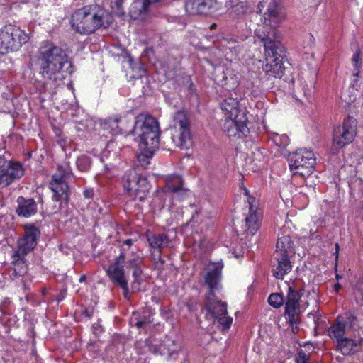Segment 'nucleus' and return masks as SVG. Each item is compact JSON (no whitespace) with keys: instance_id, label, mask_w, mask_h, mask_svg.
<instances>
[{"instance_id":"obj_8","label":"nucleus","mask_w":363,"mask_h":363,"mask_svg":"<svg viewBox=\"0 0 363 363\" xmlns=\"http://www.w3.org/2000/svg\"><path fill=\"white\" fill-rule=\"evenodd\" d=\"M28 39V35L18 26L6 25L1 30V54L18 50Z\"/></svg>"},{"instance_id":"obj_44","label":"nucleus","mask_w":363,"mask_h":363,"mask_svg":"<svg viewBox=\"0 0 363 363\" xmlns=\"http://www.w3.org/2000/svg\"><path fill=\"white\" fill-rule=\"evenodd\" d=\"M296 363H308L306 354L304 352L298 354V356L296 359Z\"/></svg>"},{"instance_id":"obj_31","label":"nucleus","mask_w":363,"mask_h":363,"mask_svg":"<svg viewBox=\"0 0 363 363\" xmlns=\"http://www.w3.org/2000/svg\"><path fill=\"white\" fill-rule=\"evenodd\" d=\"M148 242L152 247L162 249L168 245L169 239L164 234L153 235L148 238Z\"/></svg>"},{"instance_id":"obj_43","label":"nucleus","mask_w":363,"mask_h":363,"mask_svg":"<svg viewBox=\"0 0 363 363\" xmlns=\"http://www.w3.org/2000/svg\"><path fill=\"white\" fill-rule=\"evenodd\" d=\"M82 314L84 316L87 317L89 318H91L93 316V315H94V308L89 307V308H84L82 311Z\"/></svg>"},{"instance_id":"obj_36","label":"nucleus","mask_w":363,"mask_h":363,"mask_svg":"<svg viewBox=\"0 0 363 363\" xmlns=\"http://www.w3.org/2000/svg\"><path fill=\"white\" fill-rule=\"evenodd\" d=\"M352 62L354 67V72L353 74L354 81L356 80L357 77L359 73V68L361 67V57H360V52L359 50H357L352 58Z\"/></svg>"},{"instance_id":"obj_9","label":"nucleus","mask_w":363,"mask_h":363,"mask_svg":"<svg viewBox=\"0 0 363 363\" xmlns=\"http://www.w3.org/2000/svg\"><path fill=\"white\" fill-rule=\"evenodd\" d=\"M207 315L218 323V328L223 332L228 331L233 323V318L228 315L227 304L215 298L214 295H207L205 302Z\"/></svg>"},{"instance_id":"obj_26","label":"nucleus","mask_w":363,"mask_h":363,"mask_svg":"<svg viewBox=\"0 0 363 363\" xmlns=\"http://www.w3.org/2000/svg\"><path fill=\"white\" fill-rule=\"evenodd\" d=\"M277 266L273 273L274 277L278 279H283L284 277L292 269L289 257L286 255H276Z\"/></svg>"},{"instance_id":"obj_23","label":"nucleus","mask_w":363,"mask_h":363,"mask_svg":"<svg viewBox=\"0 0 363 363\" xmlns=\"http://www.w3.org/2000/svg\"><path fill=\"white\" fill-rule=\"evenodd\" d=\"M158 345V340L155 338H149L145 340L137 341L135 343V348L138 352L141 354H144L147 352L157 354V352H161L160 350H162V348H157Z\"/></svg>"},{"instance_id":"obj_3","label":"nucleus","mask_w":363,"mask_h":363,"mask_svg":"<svg viewBox=\"0 0 363 363\" xmlns=\"http://www.w3.org/2000/svg\"><path fill=\"white\" fill-rule=\"evenodd\" d=\"M133 130L138 135L139 153L138 161L143 167L150 160L159 147L160 129L157 120L147 113L139 114L135 121Z\"/></svg>"},{"instance_id":"obj_60","label":"nucleus","mask_w":363,"mask_h":363,"mask_svg":"<svg viewBox=\"0 0 363 363\" xmlns=\"http://www.w3.org/2000/svg\"><path fill=\"white\" fill-rule=\"evenodd\" d=\"M336 278H337V279H339V278H340V276L337 275V276H336Z\"/></svg>"},{"instance_id":"obj_1","label":"nucleus","mask_w":363,"mask_h":363,"mask_svg":"<svg viewBox=\"0 0 363 363\" xmlns=\"http://www.w3.org/2000/svg\"><path fill=\"white\" fill-rule=\"evenodd\" d=\"M259 11L266 9L262 25L255 29V35L264 43L266 63L263 70L269 76L281 77L284 73V50L277 28L279 18L275 0H262Z\"/></svg>"},{"instance_id":"obj_52","label":"nucleus","mask_w":363,"mask_h":363,"mask_svg":"<svg viewBox=\"0 0 363 363\" xmlns=\"http://www.w3.org/2000/svg\"><path fill=\"white\" fill-rule=\"evenodd\" d=\"M113 167V164H105V167L106 169H111Z\"/></svg>"},{"instance_id":"obj_20","label":"nucleus","mask_w":363,"mask_h":363,"mask_svg":"<svg viewBox=\"0 0 363 363\" xmlns=\"http://www.w3.org/2000/svg\"><path fill=\"white\" fill-rule=\"evenodd\" d=\"M183 182L179 175H170L167 179V187L174 193V199L182 200L190 195V191L182 188Z\"/></svg>"},{"instance_id":"obj_30","label":"nucleus","mask_w":363,"mask_h":363,"mask_svg":"<svg viewBox=\"0 0 363 363\" xmlns=\"http://www.w3.org/2000/svg\"><path fill=\"white\" fill-rule=\"evenodd\" d=\"M260 226L259 218L257 213L250 206L249 214L245 218V231L247 234L255 235Z\"/></svg>"},{"instance_id":"obj_34","label":"nucleus","mask_w":363,"mask_h":363,"mask_svg":"<svg viewBox=\"0 0 363 363\" xmlns=\"http://www.w3.org/2000/svg\"><path fill=\"white\" fill-rule=\"evenodd\" d=\"M268 303L275 308H280L284 303V298L281 294H272L268 298Z\"/></svg>"},{"instance_id":"obj_47","label":"nucleus","mask_w":363,"mask_h":363,"mask_svg":"<svg viewBox=\"0 0 363 363\" xmlns=\"http://www.w3.org/2000/svg\"><path fill=\"white\" fill-rule=\"evenodd\" d=\"M341 289V285L339 284V283H336L335 285H334V291L335 293H337Z\"/></svg>"},{"instance_id":"obj_29","label":"nucleus","mask_w":363,"mask_h":363,"mask_svg":"<svg viewBox=\"0 0 363 363\" xmlns=\"http://www.w3.org/2000/svg\"><path fill=\"white\" fill-rule=\"evenodd\" d=\"M122 121L120 116H116L111 117L103 123L102 127L105 130L108 131L113 135H117L123 133L124 129L122 124Z\"/></svg>"},{"instance_id":"obj_41","label":"nucleus","mask_w":363,"mask_h":363,"mask_svg":"<svg viewBox=\"0 0 363 363\" xmlns=\"http://www.w3.org/2000/svg\"><path fill=\"white\" fill-rule=\"evenodd\" d=\"M56 85H52L50 82H47L43 86V90L40 91L41 93L45 94V96H52L55 93Z\"/></svg>"},{"instance_id":"obj_21","label":"nucleus","mask_w":363,"mask_h":363,"mask_svg":"<svg viewBox=\"0 0 363 363\" xmlns=\"http://www.w3.org/2000/svg\"><path fill=\"white\" fill-rule=\"evenodd\" d=\"M157 348H162V350H160L161 352H157V354L163 355L167 354L169 359L174 360L177 358L181 351V345L176 340L167 335L162 342L159 340Z\"/></svg>"},{"instance_id":"obj_16","label":"nucleus","mask_w":363,"mask_h":363,"mask_svg":"<svg viewBox=\"0 0 363 363\" xmlns=\"http://www.w3.org/2000/svg\"><path fill=\"white\" fill-rule=\"evenodd\" d=\"M221 4L217 0H189L185 9L190 15H211L218 11Z\"/></svg>"},{"instance_id":"obj_11","label":"nucleus","mask_w":363,"mask_h":363,"mask_svg":"<svg viewBox=\"0 0 363 363\" xmlns=\"http://www.w3.org/2000/svg\"><path fill=\"white\" fill-rule=\"evenodd\" d=\"M174 127L177 133L173 134V143L182 149H188L191 146V135L186 116L184 111H177L174 117Z\"/></svg>"},{"instance_id":"obj_50","label":"nucleus","mask_w":363,"mask_h":363,"mask_svg":"<svg viewBox=\"0 0 363 363\" xmlns=\"http://www.w3.org/2000/svg\"><path fill=\"white\" fill-rule=\"evenodd\" d=\"M338 252H339V245L337 243L335 244V255H336V259L338 256Z\"/></svg>"},{"instance_id":"obj_54","label":"nucleus","mask_w":363,"mask_h":363,"mask_svg":"<svg viewBox=\"0 0 363 363\" xmlns=\"http://www.w3.org/2000/svg\"><path fill=\"white\" fill-rule=\"evenodd\" d=\"M217 27V25L216 23H213L211 26L210 28L212 30V29H214Z\"/></svg>"},{"instance_id":"obj_22","label":"nucleus","mask_w":363,"mask_h":363,"mask_svg":"<svg viewBox=\"0 0 363 363\" xmlns=\"http://www.w3.org/2000/svg\"><path fill=\"white\" fill-rule=\"evenodd\" d=\"M229 15L233 20L243 19L251 11L246 0H229Z\"/></svg>"},{"instance_id":"obj_6","label":"nucleus","mask_w":363,"mask_h":363,"mask_svg":"<svg viewBox=\"0 0 363 363\" xmlns=\"http://www.w3.org/2000/svg\"><path fill=\"white\" fill-rule=\"evenodd\" d=\"M289 169L294 174L305 177L313 173L316 158L312 150L299 149L289 155Z\"/></svg>"},{"instance_id":"obj_17","label":"nucleus","mask_w":363,"mask_h":363,"mask_svg":"<svg viewBox=\"0 0 363 363\" xmlns=\"http://www.w3.org/2000/svg\"><path fill=\"white\" fill-rule=\"evenodd\" d=\"M23 174L24 169L19 162L6 160L1 164V186L9 185Z\"/></svg>"},{"instance_id":"obj_10","label":"nucleus","mask_w":363,"mask_h":363,"mask_svg":"<svg viewBox=\"0 0 363 363\" xmlns=\"http://www.w3.org/2000/svg\"><path fill=\"white\" fill-rule=\"evenodd\" d=\"M72 174V169L67 163L58 165L57 172L52 175L50 189L53 192V199L56 201H67L69 186L66 179Z\"/></svg>"},{"instance_id":"obj_55","label":"nucleus","mask_w":363,"mask_h":363,"mask_svg":"<svg viewBox=\"0 0 363 363\" xmlns=\"http://www.w3.org/2000/svg\"><path fill=\"white\" fill-rule=\"evenodd\" d=\"M183 357H184V363H187V362H186V354H183Z\"/></svg>"},{"instance_id":"obj_32","label":"nucleus","mask_w":363,"mask_h":363,"mask_svg":"<svg viewBox=\"0 0 363 363\" xmlns=\"http://www.w3.org/2000/svg\"><path fill=\"white\" fill-rule=\"evenodd\" d=\"M271 140L273 143L279 147H286L289 144V138L285 135H279L278 133H273Z\"/></svg>"},{"instance_id":"obj_57","label":"nucleus","mask_w":363,"mask_h":363,"mask_svg":"<svg viewBox=\"0 0 363 363\" xmlns=\"http://www.w3.org/2000/svg\"><path fill=\"white\" fill-rule=\"evenodd\" d=\"M308 38L310 40H312L313 38V37L311 35H309Z\"/></svg>"},{"instance_id":"obj_40","label":"nucleus","mask_w":363,"mask_h":363,"mask_svg":"<svg viewBox=\"0 0 363 363\" xmlns=\"http://www.w3.org/2000/svg\"><path fill=\"white\" fill-rule=\"evenodd\" d=\"M300 298L301 294L296 290L294 289L291 286L289 285L287 300L298 302Z\"/></svg>"},{"instance_id":"obj_56","label":"nucleus","mask_w":363,"mask_h":363,"mask_svg":"<svg viewBox=\"0 0 363 363\" xmlns=\"http://www.w3.org/2000/svg\"><path fill=\"white\" fill-rule=\"evenodd\" d=\"M304 94H305L306 96H310V94H310L309 92L308 93V92H306V91H304Z\"/></svg>"},{"instance_id":"obj_19","label":"nucleus","mask_w":363,"mask_h":363,"mask_svg":"<svg viewBox=\"0 0 363 363\" xmlns=\"http://www.w3.org/2000/svg\"><path fill=\"white\" fill-rule=\"evenodd\" d=\"M363 338L353 339L345 337L337 342L336 350L344 356H352L360 350Z\"/></svg>"},{"instance_id":"obj_46","label":"nucleus","mask_w":363,"mask_h":363,"mask_svg":"<svg viewBox=\"0 0 363 363\" xmlns=\"http://www.w3.org/2000/svg\"><path fill=\"white\" fill-rule=\"evenodd\" d=\"M94 191L92 189H87L84 191V196L85 198L91 199L94 196Z\"/></svg>"},{"instance_id":"obj_58","label":"nucleus","mask_w":363,"mask_h":363,"mask_svg":"<svg viewBox=\"0 0 363 363\" xmlns=\"http://www.w3.org/2000/svg\"><path fill=\"white\" fill-rule=\"evenodd\" d=\"M223 80H227V77L225 76L223 77Z\"/></svg>"},{"instance_id":"obj_4","label":"nucleus","mask_w":363,"mask_h":363,"mask_svg":"<svg viewBox=\"0 0 363 363\" xmlns=\"http://www.w3.org/2000/svg\"><path fill=\"white\" fill-rule=\"evenodd\" d=\"M237 86V82H233L232 90L227 87L228 91L225 95V99L220 104V108L225 118L223 129L230 137H246L250 132L247 127L248 118L247 111L240 106L237 93L234 87Z\"/></svg>"},{"instance_id":"obj_59","label":"nucleus","mask_w":363,"mask_h":363,"mask_svg":"<svg viewBox=\"0 0 363 363\" xmlns=\"http://www.w3.org/2000/svg\"><path fill=\"white\" fill-rule=\"evenodd\" d=\"M227 83H225V84H222V86H226Z\"/></svg>"},{"instance_id":"obj_12","label":"nucleus","mask_w":363,"mask_h":363,"mask_svg":"<svg viewBox=\"0 0 363 363\" xmlns=\"http://www.w3.org/2000/svg\"><path fill=\"white\" fill-rule=\"evenodd\" d=\"M125 253L121 252V254L114 259L106 270V273L111 280L118 285L123 290V294L127 299L129 298V289L128 286V281L125 277Z\"/></svg>"},{"instance_id":"obj_49","label":"nucleus","mask_w":363,"mask_h":363,"mask_svg":"<svg viewBox=\"0 0 363 363\" xmlns=\"http://www.w3.org/2000/svg\"><path fill=\"white\" fill-rule=\"evenodd\" d=\"M12 220H13V218L11 216H8L4 217V221L7 222L8 223H9L10 221H12Z\"/></svg>"},{"instance_id":"obj_18","label":"nucleus","mask_w":363,"mask_h":363,"mask_svg":"<svg viewBox=\"0 0 363 363\" xmlns=\"http://www.w3.org/2000/svg\"><path fill=\"white\" fill-rule=\"evenodd\" d=\"M39 235L40 231L34 225L26 226L23 237L18 240V248L16 252L26 255L32 251L36 246Z\"/></svg>"},{"instance_id":"obj_2","label":"nucleus","mask_w":363,"mask_h":363,"mask_svg":"<svg viewBox=\"0 0 363 363\" xmlns=\"http://www.w3.org/2000/svg\"><path fill=\"white\" fill-rule=\"evenodd\" d=\"M37 62L42 77L55 82L62 81L66 77V74H71L74 71L65 51L50 42H43L41 44Z\"/></svg>"},{"instance_id":"obj_25","label":"nucleus","mask_w":363,"mask_h":363,"mask_svg":"<svg viewBox=\"0 0 363 363\" xmlns=\"http://www.w3.org/2000/svg\"><path fill=\"white\" fill-rule=\"evenodd\" d=\"M153 321L152 315L148 311H144L143 313H133L130 320V324L135 326L138 329L147 330Z\"/></svg>"},{"instance_id":"obj_35","label":"nucleus","mask_w":363,"mask_h":363,"mask_svg":"<svg viewBox=\"0 0 363 363\" xmlns=\"http://www.w3.org/2000/svg\"><path fill=\"white\" fill-rule=\"evenodd\" d=\"M77 166L80 171H87L91 166L90 158L86 155H82L77 160Z\"/></svg>"},{"instance_id":"obj_13","label":"nucleus","mask_w":363,"mask_h":363,"mask_svg":"<svg viewBox=\"0 0 363 363\" xmlns=\"http://www.w3.org/2000/svg\"><path fill=\"white\" fill-rule=\"evenodd\" d=\"M224 264L223 262H209L203 269V278L204 285L206 286L209 292L207 295H214L216 291L221 287L222 271Z\"/></svg>"},{"instance_id":"obj_28","label":"nucleus","mask_w":363,"mask_h":363,"mask_svg":"<svg viewBox=\"0 0 363 363\" xmlns=\"http://www.w3.org/2000/svg\"><path fill=\"white\" fill-rule=\"evenodd\" d=\"M25 255L18 254L17 252H15L12 256V270L13 273L11 276L14 277H21L23 276L27 272V264L24 261Z\"/></svg>"},{"instance_id":"obj_45","label":"nucleus","mask_w":363,"mask_h":363,"mask_svg":"<svg viewBox=\"0 0 363 363\" xmlns=\"http://www.w3.org/2000/svg\"><path fill=\"white\" fill-rule=\"evenodd\" d=\"M299 306L298 302L287 300L286 302L285 307L298 308Z\"/></svg>"},{"instance_id":"obj_37","label":"nucleus","mask_w":363,"mask_h":363,"mask_svg":"<svg viewBox=\"0 0 363 363\" xmlns=\"http://www.w3.org/2000/svg\"><path fill=\"white\" fill-rule=\"evenodd\" d=\"M5 235V238L6 240V242L9 245L11 244V242L14 240V237L16 236V231L13 228V222L11 223L10 225L8 227V228L4 231V233Z\"/></svg>"},{"instance_id":"obj_14","label":"nucleus","mask_w":363,"mask_h":363,"mask_svg":"<svg viewBox=\"0 0 363 363\" xmlns=\"http://www.w3.org/2000/svg\"><path fill=\"white\" fill-rule=\"evenodd\" d=\"M357 320V317L350 312L338 315L334 323L328 330V336L337 342L345 337L347 329L354 327Z\"/></svg>"},{"instance_id":"obj_33","label":"nucleus","mask_w":363,"mask_h":363,"mask_svg":"<svg viewBox=\"0 0 363 363\" xmlns=\"http://www.w3.org/2000/svg\"><path fill=\"white\" fill-rule=\"evenodd\" d=\"M129 267L133 269V276L135 279L134 284H135L138 282L143 273V270L140 267V260L139 259H133L130 260Z\"/></svg>"},{"instance_id":"obj_48","label":"nucleus","mask_w":363,"mask_h":363,"mask_svg":"<svg viewBox=\"0 0 363 363\" xmlns=\"http://www.w3.org/2000/svg\"><path fill=\"white\" fill-rule=\"evenodd\" d=\"M133 243V241L132 239H127L124 241V245L128 246H131Z\"/></svg>"},{"instance_id":"obj_42","label":"nucleus","mask_w":363,"mask_h":363,"mask_svg":"<svg viewBox=\"0 0 363 363\" xmlns=\"http://www.w3.org/2000/svg\"><path fill=\"white\" fill-rule=\"evenodd\" d=\"M1 324L6 322L9 323V325L11 326V325L16 323V317L15 316L11 317V316H9V315L3 314L1 313Z\"/></svg>"},{"instance_id":"obj_39","label":"nucleus","mask_w":363,"mask_h":363,"mask_svg":"<svg viewBox=\"0 0 363 363\" xmlns=\"http://www.w3.org/2000/svg\"><path fill=\"white\" fill-rule=\"evenodd\" d=\"M130 66L133 71H135L136 75L135 77L140 78L143 76L145 73L144 65L140 62L130 63Z\"/></svg>"},{"instance_id":"obj_51","label":"nucleus","mask_w":363,"mask_h":363,"mask_svg":"<svg viewBox=\"0 0 363 363\" xmlns=\"http://www.w3.org/2000/svg\"><path fill=\"white\" fill-rule=\"evenodd\" d=\"M195 216H194L191 218V220H190L189 225H191V226H194V219H195Z\"/></svg>"},{"instance_id":"obj_15","label":"nucleus","mask_w":363,"mask_h":363,"mask_svg":"<svg viewBox=\"0 0 363 363\" xmlns=\"http://www.w3.org/2000/svg\"><path fill=\"white\" fill-rule=\"evenodd\" d=\"M356 135L354 121L347 120L342 125L334 129L333 145L337 148H342L351 143Z\"/></svg>"},{"instance_id":"obj_5","label":"nucleus","mask_w":363,"mask_h":363,"mask_svg":"<svg viewBox=\"0 0 363 363\" xmlns=\"http://www.w3.org/2000/svg\"><path fill=\"white\" fill-rule=\"evenodd\" d=\"M111 17L104 9L97 6H85L74 11L71 24L73 29L80 34H90L101 27H107Z\"/></svg>"},{"instance_id":"obj_38","label":"nucleus","mask_w":363,"mask_h":363,"mask_svg":"<svg viewBox=\"0 0 363 363\" xmlns=\"http://www.w3.org/2000/svg\"><path fill=\"white\" fill-rule=\"evenodd\" d=\"M297 309L285 307L286 319L289 320L291 325L296 323V311Z\"/></svg>"},{"instance_id":"obj_24","label":"nucleus","mask_w":363,"mask_h":363,"mask_svg":"<svg viewBox=\"0 0 363 363\" xmlns=\"http://www.w3.org/2000/svg\"><path fill=\"white\" fill-rule=\"evenodd\" d=\"M18 204V214L23 217H30L34 215L37 211V205L34 199H26L23 196H19L17 200Z\"/></svg>"},{"instance_id":"obj_7","label":"nucleus","mask_w":363,"mask_h":363,"mask_svg":"<svg viewBox=\"0 0 363 363\" xmlns=\"http://www.w3.org/2000/svg\"><path fill=\"white\" fill-rule=\"evenodd\" d=\"M124 190L134 199L143 201L150 189V184L145 177L138 174L135 169L127 171L122 178Z\"/></svg>"},{"instance_id":"obj_53","label":"nucleus","mask_w":363,"mask_h":363,"mask_svg":"<svg viewBox=\"0 0 363 363\" xmlns=\"http://www.w3.org/2000/svg\"><path fill=\"white\" fill-rule=\"evenodd\" d=\"M85 279H86V276L85 275H82L79 278V282H83Z\"/></svg>"},{"instance_id":"obj_27","label":"nucleus","mask_w":363,"mask_h":363,"mask_svg":"<svg viewBox=\"0 0 363 363\" xmlns=\"http://www.w3.org/2000/svg\"><path fill=\"white\" fill-rule=\"evenodd\" d=\"M276 255L290 256V254L294 253V245L291 237L284 235L279 238L276 246Z\"/></svg>"}]
</instances>
